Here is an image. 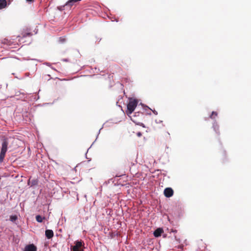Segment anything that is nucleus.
<instances>
[{
  "label": "nucleus",
  "instance_id": "obj_1",
  "mask_svg": "<svg viewBox=\"0 0 251 251\" xmlns=\"http://www.w3.org/2000/svg\"><path fill=\"white\" fill-rule=\"evenodd\" d=\"M8 145V142L7 139H4L2 143L1 149L0 152V162H2L3 161L5 153L7 151Z\"/></svg>",
  "mask_w": 251,
  "mask_h": 251
},
{
  "label": "nucleus",
  "instance_id": "obj_2",
  "mask_svg": "<svg viewBox=\"0 0 251 251\" xmlns=\"http://www.w3.org/2000/svg\"><path fill=\"white\" fill-rule=\"evenodd\" d=\"M137 101L135 99H130L127 105V114H131L134 110L137 105Z\"/></svg>",
  "mask_w": 251,
  "mask_h": 251
},
{
  "label": "nucleus",
  "instance_id": "obj_3",
  "mask_svg": "<svg viewBox=\"0 0 251 251\" xmlns=\"http://www.w3.org/2000/svg\"><path fill=\"white\" fill-rule=\"evenodd\" d=\"M84 242L82 241H76L75 242V245L71 248V251H83L82 247L84 246Z\"/></svg>",
  "mask_w": 251,
  "mask_h": 251
},
{
  "label": "nucleus",
  "instance_id": "obj_4",
  "mask_svg": "<svg viewBox=\"0 0 251 251\" xmlns=\"http://www.w3.org/2000/svg\"><path fill=\"white\" fill-rule=\"evenodd\" d=\"M14 39H4L2 40V43L3 44H5L9 46H12V45H18V43H15L14 41Z\"/></svg>",
  "mask_w": 251,
  "mask_h": 251
},
{
  "label": "nucleus",
  "instance_id": "obj_5",
  "mask_svg": "<svg viewBox=\"0 0 251 251\" xmlns=\"http://www.w3.org/2000/svg\"><path fill=\"white\" fill-rule=\"evenodd\" d=\"M174 191L171 188H166L164 191V194L165 197L170 198L173 195Z\"/></svg>",
  "mask_w": 251,
  "mask_h": 251
},
{
  "label": "nucleus",
  "instance_id": "obj_6",
  "mask_svg": "<svg viewBox=\"0 0 251 251\" xmlns=\"http://www.w3.org/2000/svg\"><path fill=\"white\" fill-rule=\"evenodd\" d=\"M24 251H37V248L33 244H30L25 247Z\"/></svg>",
  "mask_w": 251,
  "mask_h": 251
},
{
  "label": "nucleus",
  "instance_id": "obj_7",
  "mask_svg": "<svg viewBox=\"0 0 251 251\" xmlns=\"http://www.w3.org/2000/svg\"><path fill=\"white\" fill-rule=\"evenodd\" d=\"M163 232V230L161 228H157L153 232V235L155 237H158L161 236Z\"/></svg>",
  "mask_w": 251,
  "mask_h": 251
},
{
  "label": "nucleus",
  "instance_id": "obj_8",
  "mask_svg": "<svg viewBox=\"0 0 251 251\" xmlns=\"http://www.w3.org/2000/svg\"><path fill=\"white\" fill-rule=\"evenodd\" d=\"M45 235L48 239H50L53 236L54 233L52 230L47 229L45 231Z\"/></svg>",
  "mask_w": 251,
  "mask_h": 251
},
{
  "label": "nucleus",
  "instance_id": "obj_9",
  "mask_svg": "<svg viewBox=\"0 0 251 251\" xmlns=\"http://www.w3.org/2000/svg\"><path fill=\"white\" fill-rule=\"evenodd\" d=\"M7 6L6 0H0V9L4 8Z\"/></svg>",
  "mask_w": 251,
  "mask_h": 251
},
{
  "label": "nucleus",
  "instance_id": "obj_10",
  "mask_svg": "<svg viewBox=\"0 0 251 251\" xmlns=\"http://www.w3.org/2000/svg\"><path fill=\"white\" fill-rule=\"evenodd\" d=\"M45 217H42L41 216L38 215L36 216V220L38 222L41 223L43 222V219Z\"/></svg>",
  "mask_w": 251,
  "mask_h": 251
},
{
  "label": "nucleus",
  "instance_id": "obj_11",
  "mask_svg": "<svg viewBox=\"0 0 251 251\" xmlns=\"http://www.w3.org/2000/svg\"><path fill=\"white\" fill-rule=\"evenodd\" d=\"M38 181L36 179L30 180V178L28 180V183H31V186L35 185L37 184Z\"/></svg>",
  "mask_w": 251,
  "mask_h": 251
},
{
  "label": "nucleus",
  "instance_id": "obj_12",
  "mask_svg": "<svg viewBox=\"0 0 251 251\" xmlns=\"http://www.w3.org/2000/svg\"><path fill=\"white\" fill-rule=\"evenodd\" d=\"M17 216L16 215H12L10 217V220L11 221L14 222L17 220Z\"/></svg>",
  "mask_w": 251,
  "mask_h": 251
},
{
  "label": "nucleus",
  "instance_id": "obj_13",
  "mask_svg": "<svg viewBox=\"0 0 251 251\" xmlns=\"http://www.w3.org/2000/svg\"><path fill=\"white\" fill-rule=\"evenodd\" d=\"M217 115L218 114L216 112L213 111L210 117L211 119H214Z\"/></svg>",
  "mask_w": 251,
  "mask_h": 251
},
{
  "label": "nucleus",
  "instance_id": "obj_14",
  "mask_svg": "<svg viewBox=\"0 0 251 251\" xmlns=\"http://www.w3.org/2000/svg\"><path fill=\"white\" fill-rule=\"evenodd\" d=\"M31 35V33H30V32H25V33H22V37L23 38H25V37H26L27 36H29Z\"/></svg>",
  "mask_w": 251,
  "mask_h": 251
},
{
  "label": "nucleus",
  "instance_id": "obj_15",
  "mask_svg": "<svg viewBox=\"0 0 251 251\" xmlns=\"http://www.w3.org/2000/svg\"><path fill=\"white\" fill-rule=\"evenodd\" d=\"M27 2H33L34 0H26Z\"/></svg>",
  "mask_w": 251,
  "mask_h": 251
},
{
  "label": "nucleus",
  "instance_id": "obj_16",
  "mask_svg": "<svg viewBox=\"0 0 251 251\" xmlns=\"http://www.w3.org/2000/svg\"><path fill=\"white\" fill-rule=\"evenodd\" d=\"M141 135H142V133L141 132H139L137 133L138 136L140 137Z\"/></svg>",
  "mask_w": 251,
  "mask_h": 251
},
{
  "label": "nucleus",
  "instance_id": "obj_17",
  "mask_svg": "<svg viewBox=\"0 0 251 251\" xmlns=\"http://www.w3.org/2000/svg\"><path fill=\"white\" fill-rule=\"evenodd\" d=\"M17 38H20V37H21V36L19 35V36H17Z\"/></svg>",
  "mask_w": 251,
  "mask_h": 251
},
{
  "label": "nucleus",
  "instance_id": "obj_18",
  "mask_svg": "<svg viewBox=\"0 0 251 251\" xmlns=\"http://www.w3.org/2000/svg\"><path fill=\"white\" fill-rule=\"evenodd\" d=\"M153 113H154V114H157V113H155V112H153Z\"/></svg>",
  "mask_w": 251,
  "mask_h": 251
},
{
  "label": "nucleus",
  "instance_id": "obj_19",
  "mask_svg": "<svg viewBox=\"0 0 251 251\" xmlns=\"http://www.w3.org/2000/svg\"><path fill=\"white\" fill-rule=\"evenodd\" d=\"M153 113H154V114H157V113H155V112H153Z\"/></svg>",
  "mask_w": 251,
  "mask_h": 251
},
{
  "label": "nucleus",
  "instance_id": "obj_20",
  "mask_svg": "<svg viewBox=\"0 0 251 251\" xmlns=\"http://www.w3.org/2000/svg\"><path fill=\"white\" fill-rule=\"evenodd\" d=\"M153 113H154V114H157V113H155V112H153Z\"/></svg>",
  "mask_w": 251,
  "mask_h": 251
},
{
  "label": "nucleus",
  "instance_id": "obj_21",
  "mask_svg": "<svg viewBox=\"0 0 251 251\" xmlns=\"http://www.w3.org/2000/svg\"><path fill=\"white\" fill-rule=\"evenodd\" d=\"M18 41H19V42H20V41H20V39H19Z\"/></svg>",
  "mask_w": 251,
  "mask_h": 251
}]
</instances>
